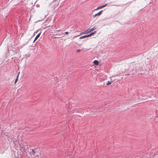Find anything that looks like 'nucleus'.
I'll return each instance as SVG.
<instances>
[{
  "label": "nucleus",
  "instance_id": "nucleus-1",
  "mask_svg": "<svg viewBox=\"0 0 158 158\" xmlns=\"http://www.w3.org/2000/svg\"><path fill=\"white\" fill-rule=\"evenodd\" d=\"M91 31L90 29H88L87 30L85 31V32H82L81 33H80V35H81L82 34L89 33Z\"/></svg>",
  "mask_w": 158,
  "mask_h": 158
},
{
  "label": "nucleus",
  "instance_id": "nucleus-2",
  "mask_svg": "<svg viewBox=\"0 0 158 158\" xmlns=\"http://www.w3.org/2000/svg\"><path fill=\"white\" fill-rule=\"evenodd\" d=\"M102 11H103V10H101L99 12L97 13H96L94 15V17H95L97 15H100L102 14Z\"/></svg>",
  "mask_w": 158,
  "mask_h": 158
},
{
  "label": "nucleus",
  "instance_id": "nucleus-3",
  "mask_svg": "<svg viewBox=\"0 0 158 158\" xmlns=\"http://www.w3.org/2000/svg\"><path fill=\"white\" fill-rule=\"evenodd\" d=\"M40 34L41 33H40L37 35L35 37L33 42H34L36 41V40L40 37Z\"/></svg>",
  "mask_w": 158,
  "mask_h": 158
},
{
  "label": "nucleus",
  "instance_id": "nucleus-4",
  "mask_svg": "<svg viewBox=\"0 0 158 158\" xmlns=\"http://www.w3.org/2000/svg\"><path fill=\"white\" fill-rule=\"evenodd\" d=\"M107 4H106L105 5H104L102 6H100L98 7L96 9L97 10L98 9L102 8L105 7V6H106L107 5Z\"/></svg>",
  "mask_w": 158,
  "mask_h": 158
},
{
  "label": "nucleus",
  "instance_id": "nucleus-5",
  "mask_svg": "<svg viewBox=\"0 0 158 158\" xmlns=\"http://www.w3.org/2000/svg\"><path fill=\"white\" fill-rule=\"evenodd\" d=\"M93 63H94V64L96 65H98V63H99L98 61L97 60H94V61Z\"/></svg>",
  "mask_w": 158,
  "mask_h": 158
},
{
  "label": "nucleus",
  "instance_id": "nucleus-6",
  "mask_svg": "<svg viewBox=\"0 0 158 158\" xmlns=\"http://www.w3.org/2000/svg\"><path fill=\"white\" fill-rule=\"evenodd\" d=\"M87 37L86 35H85L82 36L80 37V39H81Z\"/></svg>",
  "mask_w": 158,
  "mask_h": 158
},
{
  "label": "nucleus",
  "instance_id": "nucleus-7",
  "mask_svg": "<svg viewBox=\"0 0 158 158\" xmlns=\"http://www.w3.org/2000/svg\"><path fill=\"white\" fill-rule=\"evenodd\" d=\"M19 73L17 75V77L15 81V83L18 80V76H19Z\"/></svg>",
  "mask_w": 158,
  "mask_h": 158
},
{
  "label": "nucleus",
  "instance_id": "nucleus-8",
  "mask_svg": "<svg viewBox=\"0 0 158 158\" xmlns=\"http://www.w3.org/2000/svg\"><path fill=\"white\" fill-rule=\"evenodd\" d=\"M96 28L95 27V26H94V27H93V28H91V29H90V30H91V31H93L94 30H95Z\"/></svg>",
  "mask_w": 158,
  "mask_h": 158
},
{
  "label": "nucleus",
  "instance_id": "nucleus-9",
  "mask_svg": "<svg viewBox=\"0 0 158 158\" xmlns=\"http://www.w3.org/2000/svg\"><path fill=\"white\" fill-rule=\"evenodd\" d=\"M32 154L34 155L35 153V152L34 151V150L33 149H32Z\"/></svg>",
  "mask_w": 158,
  "mask_h": 158
},
{
  "label": "nucleus",
  "instance_id": "nucleus-10",
  "mask_svg": "<svg viewBox=\"0 0 158 158\" xmlns=\"http://www.w3.org/2000/svg\"><path fill=\"white\" fill-rule=\"evenodd\" d=\"M96 31H94V32H92L91 33H90V35H91V36H92V35H93V34H94L95 33H96Z\"/></svg>",
  "mask_w": 158,
  "mask_h": 158
},
{
  "label": "nucleus",
  "instance_id": "nucleus-11",
  "mask_svg": "<svg viewBox=\"0 0 158 158\" xmlns=\"http://www.w3.org/2000/svg\"><path fill=\"white\" fill-rule=\"evenodd\" d=\"M111 82H110V81H108V82H107V83L106 84V85H109V84H111Z\"/></svg>",
  "mask_w": 158,
  "mask_h": 158
},
{
  "label": "nucleus",
  "instance_id": "nucleus-12",
  "mask_svg": "<svg viewBox=\"0 0 158 158\" xmlns=\"http://www.w3.org/2000/svg\"><path fill=\"white\" fill-rule=\"evenodd\" d=\"M91 35H90V34H89V35H86V36H87V37H89L90 36H91Z\"/></svg>",
  "mask_w": 158,
  "mask_h": 158
},
{
  "label": "nucleus",
  "instance_id": "nucleus-13",
  "mask_svg": "<svg viewBox=\"0 0 158 158\" xmlns=\"http://www.w3.org/2000/svg\"><path fill=\"white\" fill-rule=\"evenodd\" d=\"M91 35H90V34H89V35H86V36H87V37H89L90 36H91Z\"/></svg>",
  "mask_w": 158,
  "mask_h": 158
},
{
  "label": "nucleus",
  "instance_id": "nucleus-14",
  "mask_svg": "<svg viewBox=\"0 0 158 158\" xmlns=\"http://www.w3.org/2000/svg\"><path fill=\"white\" fill-rule=\"evenodd\" d=\"M65 33L66 34V35H67L68 33H69V32H65Z\"/></svg>",
  "mask_w": 158,
  "mask_h": 158
},
{
  "label": "nucleus",
  "instance_id": "nucleus-15",
  "mask_svg": "<svg viewBox=\"0 0 158 158\" xmlns=\"http://www.w3.org/2000/svg\"><path fill=\"white\" fill-rule=\"evenodd\" d=\"M36 7H40V5H39V4L36 5Z\"/></svg>",
  "mask_w": 158,
  "mask_h": 158
},
{
  "label": "nucleus",
  "instance_id": "nucleus-16",
  "mask_svg": "<svg viewBox=\"0 0 158 158\" xmlns=\"http://www.w3.org/2000/svg\"><path fill=\"white\" fill-rule=\"evenodd\" d=\"M77 52H79V49H78L77 50Z\"/></svg>",
  "mask_w": 158,
  "mask_h": 158
},
{
  "label": "nucleus",
  "instance_id": "nucleus-17",
  "mask_svg": "<svg viewBox=\"0 0 158 158\" xmlns=\"http://www.w3.org/2000/svg\"><path fill=\"white\" fill-rule=\"evenodd\" d=\"M157 117H158V116H157Z\"/></svg>",
  "mask_w": 158,
  "mask_h": 158
}]
</instances>
